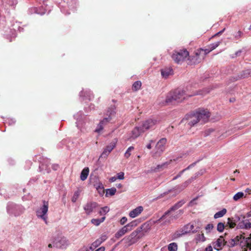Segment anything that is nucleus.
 <instances>
[{
	"mask_svg": "<svg viewBox=\"0 0 251 251\" xmlns=\"http://www.w3.org/2000/svg\"><path fill=\"white\" fill-rule=\"evenodd\" d=\"M115 145L116 142H114L110 143V145L106 146L105 149H104V151L102 152L100 157L106 158L107 156V155L110 153V152L112 151V150L115 148Z\"/></svg>",
	"mask_w": 251,
	"mask_h": 251,
	"instance_id": "2eb2a0df",
	"label": "nucleus"
},
{
	"mask_svg": "<svg viewBox=\"0 0 251 251\" xmlns=\"http://www.w3.org/2000/svg\"><path fill=\"white\" fill-rule=\"evenodd\" d=\"M209 91H199V92H193L190 93L188 92V88H186V90L182 89H177L171 91L167 95L165 102L166 103H172L173 101L181 102L185 98L188 97H191L197 95H204L208 93Z\"/></svg>",
	"mask_w": 251,
	"mask_h": 251,
	"instance_id": "f03ea898",
	"label": "nucleus"
},
{
	"mask_svg": "<svg viewBox=\"0 0 251 251\" xmlns=\"http://www.w3.org/2000/svg\"><path fill=\"white\" fill-rule=\"evenodd\" d=\"M227 224L228 225L229 227L233 228L236 225V222L235 221V220H233V218H228L227 219Z\"/></svg>",
	"mask_w": 251,
	"mask_h": 251,
	"instance_id": "473e14b6",
	"label": "nucleus"
},
{
	"mask_svg": "<svg viewBox=\"0 0 251 251\" xmlns=\"http://www.w3.org/2000/svg\"><path fill=\"white\" fill-rule=\"evenodd\" d=\"M143 129H141L140 126H136L134 128V129L132 130L131 136L130 138H128V139L130 138H132L135 139L139 137L142 133L143 132Z\"/></svg>",
	"mask_w": 251,
	"mask_h": 251,
	"instance_id": "dca6fc26",
	"label": "nucleus"
},
{
	"mask_svg": "<svg viewBox=\"0 0 251 251\" xmlns=\"http://www.w3.org/2000/svg\"><path fill=\"white\" fill-rule=\"evenodd\" d=\"M117 179V177L113 176V177H111V178L109 179V181H110V182H113L115 181H116V180Z\"/></svg>",
	"mask_w": 251,
	"mask_h": 251,
	"instance_id": "e2e57ef3",
	"label": "nucleus"
},
{
	"mask_svg": "<svg viewBox=\"0 0 251 251\" xmlns=\"http://www.w3.org/2000/svg\"><path fill=\"white\" fill-rule=\"evenodd\" d=\"M243 197L247 198V194H245L242 192H239L234 195V196H233V199L235 201H238L240 199H241Z\"/></svg>",
	"mask_w": 251,
	"mask_h": 251,
	"instance_id": "393cba45",
	"label": "nucleus"
},
{
	"mask_svg": "<svg viewBox=\"0 0 251 251\" xmlns=\"http://www.w3.org/2000/svg\"><path fill=\"white\" fill-rule=\"evenodd\" d=\"M146 226V224H144L140 228H137L136 230L133 231L129 235L126 237L124 239L128 245H132L138 241L140 239V236L139 234L141 232V229L144 226ZM149 226V225H147Z\"/></svg>",
	"mask_w": 251,
	"mask_h": 251,
	"instance_id": "39448f33",
	"label": "nucleus"
},
{
	"mask_svg": "<svg viewBox=\"0 0 251 251\" xmlns=\"http://www.w3.org/2000/svg\"><path fill=\"white\" fill-rule=\"evenodd\" d=\"M242 238V236H237L235 238H234L233 239H235L236 242V244H238L239 241L241 239V238Z\"/></svg>",
	"mask_w": 251,
	"mask_h": 251,
	"instance_id": "4d7b16f0",
	"label": "nucleus"
},
{
	"mask_svg": "<svg viewBox=\"0 0 251 251\" xmlns=\"http://www.w3.org/2000/svg\"><path fill=\"white\" fill-rule=\"evenodd\" d=\"M89 169L88 167L84 168L80 174V179L84 181L86 179L88 176Z\"/></svg>",
	"mask_w": 251,
	"mask_h": 251,
	"instance_id": "5701e85b",
	"label": "nucleus"
},
{
	"mask_svg": "<svg viewBox=\"0 0 251 251\" xmlns=\"http://www.w3.org/2000/svg\"><path fill=\"white\" fill-rule=\"evenodd\" d=\"M204 171L202 170H201L200 172H197L196 173L195 176H192L186 181H185L184 182H183L182 184L177 185L175 188L176 190H178V192H180L183 190H184L185 188H186L190 183H191L195 179H196V178L199 176H201L203 174Z\"/></svg>",
	"mask_w": 251,
	"mask_h": 251,
	"instance_id": "1a4fd4ad",
	"label": "nucleus"
},
{
	"mask_svg": "<svg viewBox=\"0 0 251 251\" xmlns=\"http://www.w3.org/2000/svg\"><path fill=\"white\" fill-rule=\"evenodd\" d=\"M117 178L122 180L124 179V173L123 172H120L117 174Z\"/></svg>",
	"mask_w": 251,
	"mask_h": 251,
	"instance_id": "09e8293b",
	"label": "nucleus"
},
{
	"mask_svg": "<svg viewBox=\"0 0 251 251\" xmlns=\"http://www.w3.org/2000/svg\"><path fill=\"white\" fill-rule=\"evenodd\" d=\"M153 140H151V141H150V143L147 145V148L148 149H151V143H153Z\"/></svg>",
	"mask_w": 251,
	"mask_h": 251,
	"instance_id": "0e129e2a",
	"label": "nucleus"
},
{
	"mask_svg": "<svg viewBox=\"0 0 251 251\" xmlns=\"http://www.w3.org/2000/svg\"><path fill=\"white\" fill-rule=\"evenodd\" d=\"M143 210V207L141 206H138L133 210H131L129 213V216L132 218L138 216Z\"/></svg>",
	"mask_w": 251,
	"mask_h": 251,
	"instance_id": "6ab92c4d",
	"label": "nucleus"
},
{
	"mask_svg": "<svg viewBox=\"0 0 251 251\" xmlns=\"http://www.w3.org/2000/svg\"><path fill=\"white\" fill-rule=\"evenodd\" d=\"M183 211L182 210H179L176 212V214L174 216H172L169 217V219L165 221L166 223H170L173 220L176 219L179 216L182 214Z\"/></svg>",
	"mask_w": 251,
	"mask_h": 251,
	"instance_id": "b1692460",
	"label": "nucleus"
},
{
	"mask_svg": "<svg viewBox=\"0 0 251 251\" xmlns=\"http://www.w3.org/2000/svg\"><path fill=\"white\" fill-rule=\"evenodd\" d=\"M245 224V222L244 221L240 222L238 225L237 227L238 228H245V226H244Z\"/></svg>",
	"mask_w": 251,
	"mask_h": 251,
	"instance_id": "3c124183",
	"label": "nucleus"
},
{
	"mask_svg": "<svg viewBox=\"0 0 251 251\" xmlns=\"http://www.w3.org/2000/svg\"><path fill=\"white\" fill-rule=\"evenodd\" d=\"M245 194H247V196L248 195L251 194V188H247L245 190Z\"/></svg>",
	"mask_w": 251,
	"mask_h": 251,
	"instance_id": "13d9d810",
	"label": "nucleus"
},
{
	"mask_svg": "<svg viewBox=\"0 0 251 251\" xmlns=\"http://www.w3.org/2000/svg\"><path fill=\"white\" fill-rule=\"evenodd\" d=\"M242 32L240 31H239L237 34L235 35V38L237 39H239L242 35Z\"/></svg>",
	"mask_w": 251,
	"mask_h": 251,
	"instance_id": "5fc2aeb1",
	"label": "nucleus"
},
{
	"mask_svg": "<svg viewBox=\"0 0 251 251\" xmlns=\"http://www.w3.org/2000/svg\"><path fill=\"white\" fill-rule=\"evenodd\" d=\"M49 203L48 201H43V205L38 209L36 211V216L38 218L42 219L46 224H48V215Z\"/></svg>",
	"mask_w": 251,
	"mask_h": 251,
	"instance_id": "20e7f679",
	"label": "nucleus"
},
{
	"mask_svg": "<svg viewBox=\"0 0 251 251\" xmlns=\"http://www.w3.org/2000/svg\"><path fill=\"white\" fill-rule=\"evenodd\" d=\"M186 227L187 229H189V230L185 231V232H190L191 230L193 232H194L195 230H193L194 226L193 225H187Z\"/></svg>",
	"mask_w": 251,
	"mask_h": 251,
	"instance_id": "49530a36",
	"label": "nucleus"
},
{
	"mask_svg": "<svg viewBox=\"0 0 251 251\" xmlns=\"http://www.w3.org/2000/svg\"><path fill=\"white\" fill-rule=\"evenodd\" d=\"M132 226L131 225V223L128 224L126 226L123 227L121 229V230H122V231L125 234L128 231L131 230Z\"/></svg>",
	"mask_w": 251,
	"mask_h": 251,
	"instance_id": "f704fd0d",
	"label": "nucleus"
},
{
	"mask_svg": "<svg viewBox=\"0 0 251 251\" xmlns=\"http://www.w3.org/2000/svg\"><path fill=\"white\" fill-rule=\"evenodd\" d=\"M172 160H170L169 161L166 162L161 165H157L156 169H164L165 168H166L168 165H169L172 162Z\"/></svg>",
	"mask_w": 251,
	"mask_h": 251,
	"instance_id": "4c0bfd02",
	"label": "nucleus"
},
{
	"mask_svg": "<svg viewBox=\"0 0 251 251\" xmlns=\"http://www.w3.org/2000/svg\"><path fill=\"white\" fill-rule=\"evenodd\" d=\"M4 36L9 42H11L16 36V30L14 29L7 28L4 31Z\"/></svg>",
	"mask_w": 251,
	"mask_h": 251,
	"instance_id": "4468645a",
	"label": "nucleus"
},
{
	"mask_svg": "<svg viewBox=\"0 0 251 251\" xmlns=\"http://www.w3.org/2000/svg\"><path fill=\"white\" fill-rule=\"evenodd\" d=\"M7 210L9 214L13 215L15 216H18L23 213L24 208L21 205L9 202L7 206Z\"/></svg>",
	"mask_w": 251,
	"mask_h": 251,
	"instance_id": "423d86ee",
	"label": "nucleus"
},
{
	"mask_svg": "<svg viewBox=\"0 0 251 251\" xmlns=\"http://www.w3.org/2000/svg\"><path fill=\"white\" fill-rule=\"evenodd\" d=\"M226 211H227L226 208H223L222 210L216 213L214 216V218L215 219H217L219 218L222 217L226 214Z\"/></svg>",
	"mask_w": 251,
	"mask_h": 251,
	"instance_id": "bb28decb",
	"label": "nucleus"
},
{
	"mask_svg": "<svg viewBox=\"0 0 251 251\" xmlns=\"http://www.w3.org/2000/svg\"><path fill=\"white\" fill-rule=\"evenodd\" d=\"M167 142V140L166 138H163L161 139L156 144L155 149L156 152L155 153L158 155L161 154L165 149V145Z\"/></svg>",
	"mask_w": 251,
	"mask_h": 251,
	"instance_id": "f8f14e48",
	"label": "nucleus"
},
{
	"mask_svg": "<svg viewBox=\"0 0 251 251\" xmlns=\"http://www.w3.org/2000/svg\"><path fill=\"white\" fill-rule=\"evenodd\" d=\"M156 120L152 119H148L143 122L140 127L141 129H143V132L146 130L151 128L156 124Z\"/></svg>",
	"mask_w": 251,
	"mask_h": 251,
	"instance_id": "ddd939ff",
	"label": "nucleus"
},
{
	"mask_svg": "<svg viewBox=\"0 0 251 251\" xmlns=\"http://www.w3.org/2000/svg\"><path fill=\"white\" fill-rule=\"evenodd\" d=\"M109 211V208L107 206H105L103 207L100 208L99 210L98 213L99 214L102 216L105 215V214L108 213Z\"/></svg>",
	"mask_w": 251,
	"mask_h": 251,
	"instance_id": "cd10ccee",
	"label": "nucleus"
},
{
	"mask_svg": "<svg viewBox=\"0 0 251 251\" xmlns=\"http://www.w3.org/2000/svg\"><path fill=\"white\" fill-rule=\"evenodd\" d=\"M92 94L89 90H83L79 93V96L82 100H90V96Z\"/></svg>",
	"mask_w": 251,
	"mask_h": 251,
	"instance_id": "a211bd4d",
	"label": "nucleus"
},
{
	"mask_svg": "<svg viewBox=\"0 0 251 251\" xmlns=\"http://www.w3.org/2000/svg\"><path fill=\"white\" fill-rule=\"evenodd\" d=\"M214 226L213 224H209L205 227L207 233H210L213 229Z\"/></svg>",
	"mask_w": 251,
	"mask_h": 251,
	"instance_id": "79ce46f5",
	"label": "nucleus"
},
{
	"mask_svg": "<svg viewBox=\"0 0 251 251\" xmlns=\"http://www.w3.org/2000/svg\"><path fill=\"white\" fill-rule=\"evenodd\" d=\"M201 51H197L193 56H190V59L193 64H197L201 62V58L200 57Z\"/></svg>",
	"mask_w": 251,
	"mask_h": 251,
	"instance_id": "aec40b11",
	"label": "nucleus"
},
{
	"mask_svg": "<svg viewBox=\"0 0 251 251\" xmlns=\"http://www.w3.org/2000/svg\"><path fill=\"white\" fill-rule=\"evenodd\" d=\"M106 238H107V237H106V235H102L99 239H98L96 241H95V247L96 246L100 245L103 242H104L106 239Z\"/></svg>",
	"mask_w": 251,
	"mask_h": 251,
	"instance_id": "72a5a7b5",
	"label": "nucleus"
},
{
	"mask_svg": "<svg viewBox=\"0 0 251 251\" xmlns=\"http://www.w3.org/2000/svg\"><path fill=\"white\" fill-rule=\"evenodd\" d=\"M141 84L140 81H135L132 85V89L135 91L139 90L141 88Z\"/></svg>",
	"mask_w": 251,
	"mask_h": 251,
	"instance_id": "7c9ffc66",
	"label": "nucleus"
},
{
	"mask_svg": "<svg viewBox=\"0 0 251 251\" xmlns=\"http://www.w3.org/2000/svg\"><path fill=\"white\" fill-rule=\"evenodd\" d=\"M48 247L50 248H51L53 247V238L51 240V243L48 245Z\"/></svg>",
	"mask_w": 251,
	"mask_h": 251,
	"instance_id": "774afa93",
	"label": "nucleus"
},
{
	"mask_svg": "<svg viewBox=\"0 0 251 251\" xmlns=\"http://www.w3.org/2000/svg\"><path fill=\"white\" fill-rule=\"evenodd\" d=\"M185 203L183 201H180L176 203L170 209L166 211L157 221L156 223H160L162 220L165 219L166 216L172 211H175L180 208Z\"/></svg>",
	"mask_w": 251,
	"mask_h": 251,
	"instance_id": "9b49d317",
	"label": "nucleus"
},
{
	"mask_svg": "<svg viewBox=\"0 0 251 251\" xmlns=\"http://www.w3.org/2000/svg\"><path fill=\"white\" fill-rule=\"evenodd\" d=\"M225 228V225L223 223H219L217 225V230L220 232L223 231Z\"/></svg>",
	"mask_w": 251,
	"mask_h": 251,
	"instance_id": "58836bf2",
	"label": "nucleus"
},
{
	"mask_svg": "<svg viewBox=\"0 0 251 251\" xmlns=\"http://www.w3.org/2000/svg\"><path fill=\"white\" fill-rule=\"evenodd\" d=\"M173 74V71L171 68H165L161 70V75L165 78H167L169 75H172Z\"/></svg>",
	"mask_w": 251,
	"mask_h": 251,
	"instance_id": "4be33fe9",
	"label": "nucleus"
},
{
	"mask_svg": "<svg viewBox=\"0 0 251 251\" xmlns=\"http://www.w3.org/2000/svg\"><path fill=\"white\" fill-rule=\"evenodd\" d=\"M168 249L169 251H177V245L176 243H172L168 245Z\"/></svg>",
	"mask_w": 251,
	"mask_h": 251,
	"instance_id": "2f4dec72",
	"label": "nucleus"
},
{
	"mask_svg": "<svg viewBox=\"0 0 251 251\" xmlns=\"http://www.w3.org/2000/svg\"><path fill=\"white\" fill-rule=\"evenodd\" d=\"M97 190L100 196H103L105 193V191L103 186L101 183L99 184L98 186L96 187Z\"/></svg>",
	"mask_w": 251,
	"mask_h": 251,
	"instance_id": "c85d7f7f",
	"label": "nucleus"
},
{
	"mask_svg": "<svg viewBox=\"0 0 251 251\" xmlns=\"http://www.w3.org/2000/svg\"><path fill=\"white\" fill-rule=\"evenodd\" d=\"M52 168L54 170H57L58 168V165H52Z\"/></svg>",
	"mask_w": 251,
	"mask_h": 251,
	"instance_id": "338daca9",
	"label": "nucleus"
},
{
	"mask_svg": "<svg viewBox=\"0 0 251 251\" xmlns=\"http://www.w3.org/2000/svg\"><path fill=\"white\" fill-rule=\"evenodd\" d=\"M204 171L202 170H201L200 172H197L196 173L195 176H192L186 181H185L184 182H183L182 184L177 185L175 188L176 190H178V192H180L183 190H184L185 188H186L190 183H191L195 179H196V178L199 176H201L203 174Z\"/></svg>",
	"mask_w": 251,
	"mask_h": 251,
	"instance_id": "6e6552de",
	"label": "nucleus"
},
{
	"mask_svg": "<svg viewBox=\"0 0 251 251\" xmlns=\"http://www.w3.org/2000/svg\"><path fill=\"white\" fill-rule=\"evenodd\" d=\"M124 235H125L124 233L120 229L115 235V237L118 239L120 238L121 237L123 236Z\"/></svg>",
	"mask_w": 251,
	"mask_h": 251,
	"instance_id": "c03bdc74",
	"label": "nucleus"
},
{
	"mask_svg": "<svg viewBox=\"0 0 251 251\" xmlns=\"http://www.w3.org/2000/svg\"><path fill=\"white\" fill-rule=\"evenodd\" d=\"M246 246L250 249H251V238H246Z\"/></svg>",
	"mask_w": 251,
	"mask_h": 251,
	"instance_id": "a18cd8bd",
	"label": "nucleus"
},
{
	"mask_svg": "<svg viewBox=\"0 0 251 251\" xmlns=\"http://www.w3.org/2000/svg\"><path fill=\"white\" fill-rule=\"evenodd\" d=\"M204 251H213L212 248L211 246H207Z\"/></svg>",
	"mask_w": 251,
	"mask_h": 251,
	"instance_id": "680f3d73",
	"label": "nucleus"
},
{
	"mask_svg": "<svg viewBox=\"0 0 251 251\" xmlns=\"http://www.w3.org/2000/svg\"><path fill=\"white\" fill-rule=\"evenodd\" d=\"M250 76H251V69L245 70L243 72V74L241 75V77L244 78L248 77Z\"/></svg>",
	"mask_w": 251,
	"mask_h": 251,
	"instance_id": "e433bc0d",
	"label": "nucleus"
},
{
	"mask_svg": "<svg viewBox=\"0 0 251 251\" xmlns=\"http://www.w3.org/2000/svg\"><path fill=\"white\" fill-rule=\"evenodd\" d=\"M111 117L109 115L108 117L103 118L100 120L98 124L97 128L95 129V132L98 133L99 135L103 132L104 127L111 121Z\"/></svg>",
	"mask_w": 251,
	"mask_h": 251,
	"instance_id": "9d476101",
	"label": "nucleus"
},
{
	"mask_svg": "<svg viewBox=\"0 0 251 251\" xmlns=\"http://www.w3.org/2000/svg\"><path fill=\"white\" fill-rule=\"evenodd\" d=\"M105 219L104 216H102L100 218L95 219V226H99L101 222H103Z\"/></svg>",
	"mask_w": 251,
	"mask_h": 251,
	"instance_id": "ea45409f",
	"label": "nucleus"
},
{
	"mask_svg": "<svg viewBox=\"0 0 251 251\" xmlns=\"http://www.w3.org/2000/svg\"><path fill=\"white\" fill-rule=\"evenodd\" d=\"M127 221V218L126 217H123L120 220V224L122 225H124Z\"/></svg>",
	"mask_w": 251,
	"mask_h": 251,
	"instance_id": "603ef678",
	"label": "nucleus"
},
{
	"mask_svg": "<svg viewBox=\"0 0 251 251\" xmlns=\"http://www.w3.org/2000/svg\"><path fill=\"white\" fill-rule=\"evenodd\" d=\"M171 191V190H170V191H168V192H164V193L161 194L160 195V196L159 197H160V198H161V197H164L165 195H166L168 194L169 192H170Z\"/></svg>",
	"mask_w": 251,
	"mask_h": 251,
	"instance_id": "69168bd1",
	"label": "nucleus"
},
{
	"mask_svg": "<svg viewBox=\"0 0 251 251\" xmlns=\"http://www.w3.org/2000/svg\"><path fill=\"white\" fill-rule=\"evenodd\" d=\"M94 204L92 202H88L84 206V209L87 214H90L93 212L94 209Z\"/></svg>",
	"mask_w": 251,
	"mask_h": 251,
	"instance_id": "412c9836",
	"label": "nucleus"
},
{
	"mask_svg": "<svg viewBox=\"0 0 251 251\" xmlns=\"http://www.w3.org/2000/svg\"><path fill=\"white\" fill-rule=\"evenodd\" d=\"M236 245L237 244H236L235 239H232L229 242V245H228V246L230 247H233Z\"/></svg>",
	"mask_w": 251,
	"mask_h": 251,
	"instance_id": "de8ad7c7",
	"label": "nucleus"
},
{
	"mask_svg": "<svg viewBox=\"0 0 251 251\" xmlns=\"http://www.w3.org/2000/svg\"><path fill=\"white\" fill-rule=\"evenodd\" d=\"M183 173V171H181L180 172H179V173L176 176H175L173 177V178L172 179V180H175L177 179L178 178L182 176Z\"/></svg>",
	"mask_w": 251,
	"mask_h": 251,
	"instance_id": "8fccbe9b",
	"label": "nucleus"
},
{
	"mask_svg": "<svg viewBox=\"0 0 251 251\" xmlns=\"http://www.w3.org/2000/svg\"><path fill=\"white\" fill-rule=\"evenodd\" d=\"M69 244V241L64 236L57 235L53 238V246L54 248L65 249Z\"/></svg>",
	"mask_w": 251,
	"mask_h": 251,
	"instance_id": "7ed1b4c3",
	"label": "nucleus"
},
{
	"mask_svg": "<svg viewBox=\"0 0 251 251\" xmlns=\"http://www.w3.org/2000/svg\"><path fill=\"white\" fill-rule=\"evenodd\" d=\"M105 250V247L103 246L100 247L98 249L95 250V251H104Z\"/></svg>",
	"mask_w": 251,
	"mask_h": 251,
	"instance_id": "052dcab7",
	"label": "nucleus"
},
{
	"mask_svg": "<svg viewBox=\"0 0 251 251\" xmlns=\"http://www.w3.org/2000/svg\"><path fill=\"white\" fill-rule=\"evenodd\" d=\"M189 53L186 50L175 51L172 55L173 59L176 63H181L188 56Z\"/></svg>",
	"mask_w": 251,
	"mask_h": 251,
	"instance_id": "0eeeda50",
	"label": "nucleus"
},
{
	"mask_svg": "<svg viewBox=\"0 0 251 251\" xmlns=\"http://www.w3.org/2000/svg\"><path fill=\"white\" fill-rule=\"evenodd\" d=\"M134 149V148L132 146H130L129 147L127 150H126V151L125 153V157H126V158H128L131 154L130 153V152L132 151Z\"/></svg>",
	"mask_w": 251,
	"mask_h": 251,
	"instance_id": "a19ab883",
	"label": "nucleus"
},
{
	"mask_svg": "<svg viewBox=\"0 0 251 251\" xmlns=\"http://www.w3.org/2000/svg\"><path fill=\"white\" fill-rule=\"evenodd\" d=\"M221 42H217L210 45V50L209 51L212 50L218 47L220 44Z\"/></svg>",
	"mask_w": 251,
	"mask_h": 251,
	"instance_id": "37998d69",
	"label": "nucleus"
},
{
	"mask_svg": "<svg viewBox=\"0 0 251 251\" xmlns=\"http://www.w3.org/2000/svg\"><path fill=\"white\" fill-rule=\"evenodd\" d=\"M116 189L114 187L106 189L105 195V197H108L109 196H112L114 195L116 192Z\"/></svg>",
	"mask_w": 251,
	"mask_h": 251,
	"instance_id": "a878e982",
	"label": "nucleus"
},
{
	"mask_svg": "<svg viewBox=\"0 0 251 251\" xmlns=\"http://www.w3.org/2000/svg\"><path fill=\"white\" fill-rule=\"evenodd\" d=\"M224 245L225 240L222 236L218 238L213 244L214 249L217 251H219L220 249H221Z\"/></svg>",
	"mask_w": 251,
	"mask_h": 251,
	"instance_id": "f3484780",
	"label": "nucleus"
},
{
	"mask_svg": "<svg viewBox=\"0 0 251 251\" xmlns=\"http://www.w3.org/2000/svg\"><path fill=\"white\" fill-rule=\"evenodd\" d=\"M195 164V163L191 164V165L188 166L187 168H186L185 169L182 170L181 171H183V173H184L186 171H187L188 170H189L190 168H191L192 167L194 166Z\"/></svg>",
	"mask_w": 251,
	"mask_h": 251,
	"instance_id": "6e6d98bb",
	"label": "nucleus"
},
{
	"mask_svg": "<svg viewBox=\"0 0 251 251\" xmlns=\"http://www.w3.org/2000/svg\"><path fill=\"white\" fill-rule=\"evenodd\" d=\"M245 229H250L251 228V223L250 222H245Z\"/></svg>",
	"mask_w": 251,
	"mask_h": 251,
	"instance_id": "864d4df0",
	"label": "nucleus"
},
{
	"mask_svg": "<svg viewBox=\"0 0 251 251\" xmlns=\"http://www.w3.org/2000/svg\"><path fill=\"white\" fill-rule=\"evenodd\" d=\"M195 240L197 243L205 241V238L203 233L197 234L195 237Z\"/></svg>",
	"mask_w": 251,
	"mask_h": 251,
	"instance_id": "c756f323",
	"label": "nucleus"
},
{
	"mask_svg": "<svg viewBox=\"0 0 251 251\" xmlns=\"http://www.w3.org/2000/svg\"><path fill=\"white\" fill-rule=\"evenodd\" d=\"M210 113L207 109H199L193 113L186 115L181 122H185L190 126H195L200 123L203 124L208 121Z\"/></svg>",
	"mask_w": 251,
	"mask_h": 251,
	"instance_id": "f257e3e1",
	"label": "nucleus"
},
{
	"mask_svg": "<svg viewBox=\"0 0 251 251\" xmlns=\"http://www.w3.org/2000/svg\"><path fill=\"white\" fill-rule=\"evenodd\" d=\"M78 251H94V244L92 243L91 246L89 247H84L83 248L79 250Z\"/></svg>",
	"mask_w": 251,
	"mask_h": 251,
	"instance_id": "c9c22d12",
	"label": "nucleus"
},
{
	"mask_svg": "<svg viewBox=\"0 0 251 251\" xmlns=\"http://www.w3.org/2000/svg\"><path fill=\"white\" fill-rule=\"evenodd\" d=\"M80 123L81 122L80 121H77V122H76V126L79 129H81L82 127L81 123Z\"/></svg>",
	"mask_w": 251,
	"mask_h": 251,
	"instance_id": "bf43d9fd",
	"label": "nucleus"
}]
</instances>
